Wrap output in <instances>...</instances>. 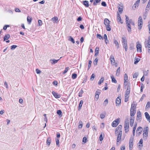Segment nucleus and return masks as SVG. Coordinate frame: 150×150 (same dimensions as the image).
Here are the masks:
<instances>
[{"mask_svg":"<svg viewBox=\"0 0 150 150\" xmlns=\"http://www.w3.org/2000/svg\"><path fill=\"white\" fill-rule=\"evenodd\" d=\"M57 113L59 115H61V116H62V112L61 110H57Z\"/></svg>","mask_w":150,"mask_h":150,"instance_id":"nucleus-47","label":"nucleus"},{"mask_svg":"<svg viewBox=\"0 0 150 150\" xmlns=\"http://www.w3.org/2000/svg\"><path fill=\"white\" fill-rule=\"evenodd\" d=\"M51 142V139L49 137L47 139L46 143L47 145H48L49 146L50 145V143Z\"/></svg>","mask_w":150,"mask_h":150,"instance_id":"nucleus-25","label":"nucleus"},{"mask_svg":"<svg viewBox=\"0 0 150 150\" xmlns=\"http://www.w3.org/2000/svg\"><path fill=\"white\" fill-rule=\"evenodd\" d=\"M122 128V126L121 125H119L118 127L116 128L115 130V132H116V131H118V130H121Z\"/></svg>","mask_w":150,"mask_h":150,"instance_id":"nucleus-37","label":"nucleus"},{"mask_svg":"<svg viewBox=\"0 0 150 150\" xmlns=\"http://www.w3.org/2000/svg\"><path fill=\"white\" fill-rule=\"evenodd\" d=\"M139 73L138 72H136L134 73L133 75V78H136L138 76Z\"/></svg>","mask_w":150,"mask_h":150,"instance_id":"nucleus-41","label":"nucleus"},{"mask_svg":"<svg viewBox=\"0 0 150 150\" xmlns=\"http://www.w3.org/2000/svg\"><path fill=\"white\" fill-rule=\"evenodd\" d=\"M140 1V0H137V1L135 2V3L134 4V5H135V8H136V6H138L139 4Z\"/></svg>","mask_w":150,"mask_h":150,"instance_id":"nucleus-33","label":"nucleus"},{"mask_svg":"<svg viewBox=\"0 0 150 150\" xmlns=\"http://www.w3.org/2000/svg\"><path fill=\"white\" fill-rule=\"evenodd\" d=\"M96 37L97 38H98L100 39H103V38H102L101 36L99 34H97Z\"/></svg>","mask_w":150,"mask_h":150,"instance_id":"nucleus-45","label":"nucleus"},{"mask_svg":"<svg viewBox=\"0 0 150 150\" xmlns=\"http://www.w3.org/2000/svg\"><path fill=\"white\" fill-rule=\"evenodd\" d=\"M101 5L105 7L106 6V3L104 1H103L101 3Z\"/></svg>","mask_w":150,"mask_h":150,"instance_id":"nucleus-64","label":"nucleus"},{"mask_svg":"<svg viewBox=\"0 0 150 150\" xmlns=\"http://www.w3.org/2000/svg\"><path fill=\"white\" fill-rule=\"evenodd\" d=\"M100 93V90H98L96 92V94H98L99 95Z\"/></svg>","mask_w":150,"mask_h":150,"instance_id":"nucleus-61","label":"nucleus"},{"mask_svg":"<svg viewBox=\"0 0 150 150\" xmlns=\"http://www.w3.org/2000/svg\"><path fill=\"white\" fill-rule=\"evenodd\" d=\"M143 141L142 139H140L139 142V145L138 148H139L140 149H142L143 146Z\"/></svg>","mask_w":150,"mask_h":150,"instance_id":"nucleus-14","label":"nucleus"},{"mask_svg":"<svg viewBox=\"0 0 150 150\" xmlns=\"http://www.w3.org/2000/svg\"><path fill=\"white\" fill-rule=\"evenodd\" d=\"M124 80L125 82H127L128 76L126 74H125Z\"/></svg>","mask_w":150,"mask_h":150,"instance_id":"nucleus-42","label":"nucleus"},{"mask_svg":"<svg viewBox=\"0 0 150 150\" xmlns=\"http://www.w3.org/2000/svg\"><path fill=\"white\" fill-rule=\"evenodd\" d=\"M142 127H138L137 131L136 132H142Z\"/></svg>","mask_w":150,"mask_h":150,"instance_id":"nucleus-36","label":"nucleus"},{"mask_svg":"<svg viewBox=\"0 0 150 150\" xmlns=\"http://www.w3.org/2000/svg\"><path fill=\"white\" fill-rule=\"evenodd\" d=\"M117 21L118 22H120L121 23H122V22L121 21L120 16L119 13L117 15Z\"/></svg>","mask_w":150,"mask_h":150,"instance_id":"nucleus-18","label":"nucleus"},{"mask_svg":"<svg viewBox=\"0 0 150 150\" xmlns=\"http://www.w3.org/2000/svg\"><path fill=\"white\" fill-rule=\"evenodd\" d=\"M134 117H132L130 119V126L132 127L133 126L134 122Z\"/></svg>","mask_w":150,"mask_h":150,"instance_id":"nucleus-10","label":"nucleus"},{"mask_svg":"<svg viewBox=\"0 0 150 150\" xmlns=\"http://www.w3.org/2000/svg\"><path fill=\"white\" fill-rule=\"evenodd\" d=\"M111 78L112 79V82L114 83H117V81L116 80L115 78L113 75L111 76Z\"/></svg>","mask_w":150,"mask_h":150,"instance_id":"nucleus-23","label":"nucleus"},{"mask_svg":"<svg viewBox=\"0 0 150 150\" xmlns=\"http://www.w3.org/2000/svg\"><path fill=\"white\" fill-rule=\"evenodd\" d=\"M143 21L142 16H140L139 17L138 21V26L139 27V29H141L142 26Z\"/></svg>","mask_w":150,"mask_h":150,"instance_id":"nucleus-2","label":"nucleus"},{"mask_svg":"<svg viewBox=\"0 0 150 150\" xmlns=\"http://www.w3.org/2000/svg\"><path fill=\"white\" fill-rule=\"evenodd\" d=\"M122 135V131L121 130H120L119 133V134L118 135L117 138V145L118 142L119 141H120L121 139V136Z\"/></svg>","mask_w":150,"mask_h":150,"instance_id":"nucleus-6","label":"nucleus"},{"mask_svg":"<svg viewBox=\"0 0 150 150\" xmlns=\"http://www.w3.org/2000/svg\"><path fill=\"white\" fill-rule=\"evenodd\" d=\"M69 40L71 41L73 43H75L74 40L71 36H70L69 37Z\"/></svg>","mask_w":150,"mask_h":150,"instance_id":"nucleus-39","label":"nucleus"},{"mask_svg":"<svg viewBox=\"0 0 150 150\" xmlns=\"http://www.w3.org/2000/svg\"><path fill=\"white\" fill-rule=\"evenodd\" d=\"M150 102H148L146 104V108H150Z\"/></svg>","mask_w":150,"mask_h":150,"instance_id":"nucleus-50","label":"nucleus"},{"mask_svg":"<svg viewBox=\"0 0 150 150\" xmlns=\"http://www.w3.org/2000/svg\"><path fill=\"white\" fill-rule=\"evenodd\" d=\"M133 142H129V150H131L132 149Z\"/></svg>","mask_w":150,"mask_h":150,"instance_id":"nucleus-40","label":"nucleus"},{"mask_svg":"<svg viewBox=\"0 0 150 150\" xmlns=\"http://www.w3.org/2000/svg\"><path fill=\"white\" fill-rule=\"evenodd\" d=\"M32 19L29 16H28L27 17V21L28 23L29 24H30V23L31 22V21Z\"/></svg>","mask_w":150,"mask_h":150,"instance_id":"nucleus-30","label":"nucleus"},{"mask_svg":"<svg viewBox=\"0 0 150 150\" xmlns=\"http://www.w3.org/2000/svg\"><path fill=\"white\" fill-rule=\"evenodd\" d=\"M99 48L98 47H96L95 50V56H97L98 55L99 53Z\"/></svg>","mask_w":150,"mask_h":150,"instance_id":"nucleus-19","label":"nucleus"},{"mask_svg":"<svg viewBox=\"0 0 150 150\" xmlns=\"http://www.w3.org/2000/svg\"><path fill=\"white\" fill-rule=\"evenodd\" d=\"M119 119H117L112 122V126L114 127H116L119 124Z\"/></svg>","mask_w":150,"mask_h":150,"instance_id":"nucleus-5","label":"nucleus"},{"mask_svg":"<svg viewBox=\"0 0 150 150\" xmlns=\"http://www.w3.org/2000/svg\"><path fill=\"white\" fill-rule=\"evenodd\" d=\"M136 112V108L135 109H131L130 110V116L131 117H133Z\"/></svg>","mask_w":150,"mask_h":150,"instance_id":"nucleus-9","label":"nucleus"},{"mask_svg":"<svg viewBox=\"0 0 150 150\" xmlns=\"http://www.w3.org/2000/svg\"><path fill=\"white\" fill-rule=\"evenodd\" d=\"M104 24L105 25H108L110 24V21L107 18H105L104 20Z\"/></svg>","mask_w":150,"mask_h":150,"instance_id":"nucleus-16","label":"nucleus"},{"mask_svg":"<svg viewBox=\"0 0 150 150\" xmlns=\"http://www.w3.org/2000/svg\"><path fill=\"white\" fill-rule=\"evenodd\" d=\"M118 8L119 12L120 13H122L123 11V7L122 6H118Z\"/></svg>","mask_w":150,"mask_h":150,"instance_id":"nucleus-27","label":"nucleus"},{"mask_svg":"<svg viewBox=\"0 0 150 150\" xmlns=\"http://www.w3.org/2000/svg\"><path fill=\"white\" fill-rule=\"evenodd\" d=\"M144 45H150V36H149L148 38L147 42L145 41L144 42Z\"/></svg>","mask_w":150,"mask_h":150,"instance_id":"nucleus-22","label":"nucleus"},{"mask_svg":"<svg viewBox=\"0 0 150 150\" xmlns=\"http://www.w3.org/2000/svg\"><path fill=\"white\" fill-rule=\"evenodd\" d=\"M121 97H118L116 100V104L117 106H119L121 103Z\"/></svg>","mask_w":150,"mask_h":150,"instance_id":"nucleus-8","label":"nucleus"},{"mask_svg":"<svg viewBox=\"0 0 150 150\" xmlns=\"http://www.w3.org/2000/svg\"><path fill=\"white\" fill-rule=\"evenodd\" d=\"M77 74L75 73L73 74L72 75V78L73 79H75L77 77Z\"/></svg>","mask_w":150,"mask_h":150,"instance_id":"nucleus-43","label":"nucleus"},{"mask_svg":"<svg viewBox=\"0 0 150 150\" xmlns=\"http://www.w3.org/2000/svg\"><path fill=\"white\" fill-rule=\"evenodd\" d=\"M126 26L128 32L130 33H131V28L130 24L128 23L127 25H126Z\"/></svg>","mask_w":150,"mask_h":150,"instance_id":"nucleus-17","label":"nucleus"},{"mask_svg":"<svg viewBox=\"0 0 150 150\" xmlns=\"http://www.w3.org/2000/svg\"><path fill=\"white\" fill-rule=\"evenodd\" d=\"M59 60V59L56 60L55 59H50V61H52V64H54L57 63Z\"/></svg>","mask_w":150,"mask_h":150,"instance_id":"nucleus-38","label":"nucleus"},{"mask_svg":"<svg viewBox=\"0 0 150 150\" xmlns=\"http://www.w3.org/2000/svg\"><path fill=\"white\" fill-rule=\"evenodd\" d=\"M114 42L115 44V46H117V49L119 48L120 47L117 41L116 40H114Z\"/></svg>","mask_w":150,"mask_h":150,"instance_id":"nucleus-26","label":"nucleus"},{"mask_svg":"<svg viewBox=\"0 0 150 150\" xmlns=\"http://www.w3.org/2000/svg\"><path fill=\"white\" fill-rule=\"evenodd\" d=\"M83 5L87 7L89 6L88 1H83Z\"/></svg>","mask_w":150,"mask_h":150,"instance_id":"nucleus-21","label":"nucleus"},{"mask_svg":"<svg viewBox=\"0 0 150 150\" xmlns=\"http://www.w3.org/2000/svg\"><path fill=\"white\" fill-rule=\"evenodd\" d=\"M95 77V75L94 74H93L91 77L90 79L91 81H93Z\"/></svg>","mask_w":150,"mask_h":150,"instance_id":"nucleus-56","label":"nucleus"},{"mask_svg":"<svg viewBox=\"0 0 150 150\" xmlns=\"http://www.w3.org/2000/svg\"><path fill=\"white\" fill-rule=\"evenodd\" d=\"M52 20L53 21H58V18L57 17H54L52 18Z\"/></svg>","mask_w":150,"mask_h":150,"instance_id":"nucleus-60","label":"nucleus"},{"mask_svg":"<svg viewBox=\"0 0 150 150\" xmlns=\"http://www.w3.org/2000/svg\"><path fill=\"white\" fill-rule=\"evenodd\" d=\"M108 103V99H106L104 102L103 104L105 105H106Z\"/></svg>","mask_w":150,"mask_h":150,"instance_id":"nucleus-48","label":"nucleus"},{"mask_svg":"<svg viewBox=\"0 0 150 150\" xmlns=\"http://www.w3.org/2000/svg\"><path fill=\"white\" fill-rule=\"evenodd\" d=\"M145 46L146 48H147L148 52L149 53H150V45H145Z\"/></svg>","mask_w":150,"mask_h":150,"instance_id":"nucleus-35","label":"nucleus"},{"mask_svg":"<svg viewBox=\"0 0 150 150\" xmlns=\"http://www.w3.org/2000/svg\"><path fill=\"white\" fill-rule=\"evenodd\" d=\"M56 144L58 146H59V140L58 138L56 139Z\"/></svg>","mask_w":150,"mask_h":150,"instance_id":"nucleus-52","label":"nucleus"},{"mask_svg":"<svg viewBox=\"0 0 150 150\" xmlns=\"http://www.w3.org/2000/svg\"><path fill=\"white\" fill-rule=\"evenodd\" d=\"M129 128V124H125V130L126 133H127L128 131Z\"/></svg>","mask_w":150,"mask_h":150,"instance_id":"nucleus-15","label":"nucleus"},{"mask_svg":"<svg viewBox=\"0 0 150 150\" xmlns=\"http://www.w3.org/2000/svg\"><path fill=\"white\" fill-rule=\"evenodd\" d=\"M110 60L111 63L113 64V65H114L115 63V61L114 56L112 55H111L110 56Z\"/></svg>","mask_w":150,"mask_h":150,"instance_id":"nucleus-12","label":"nucleus"},{"mask_svg":"<svg viewBox=\"0 0 150 150\" xmlns=\"http://www.w3.org/2000/svg\"><path fill=\"white\" fill-rule=\"evenodd\" d=\"M69 69V67H67L65 68V70L63 72V74H66L67 71H68V70Z\"/></svg>","mask_w":150,"mask_h":150,"instance_id":"nucleus-58","label":"nucleus"},{"mask_svg":"<svg viewBox=\"0 0 150 150\" xmlns=\"http://www.w3.org/2000/svg\"><path fill=\"white\" fill-rule=\"evenodd\" d=\"M137 121L139 120L140 121V120L142 119V114L141 113L140 111L137 112Z\"/></svg>","mask_w":150,"mask_h":150,"instance_id":"nucleus-7","label":"nucleus"},{"mask_svg":"<svg viewBox=\"0 0 150 150\" xmlns=\"http://www.w3.org/2000/svg\"><path fill=\"white\" fill-rule=\"evenodd\" d=\"M17 47V46L16 45H13L11 47V50H14Z\"/></svg>","mask_w":150,"mask_h":150,"instance_id":"nucleus-53","label":"nucleus"},{"mask_svg":"<svg viewBox=\"0 0 150 150\" xmlns=\"http://www.w3.org/2000/svg\"><path fill=\"white\" fill-rule=\"evenodd\" d=\"M52 93L54 96L57 98H59L61 96L60 95L58 94L57 93H56L54 91H53Z\"/></svg>","mask_w":150,"mask_h":150,"instance_id":"nucleus-11","label":"nucleus"},{"mask_svg":"<svg viewBox=\"0 0 150 150\" xmlns=\"http://www.w3.org/2000/svg\"><path fill=\"white\" fill-rule=\"evenodd\" d=\"M105 117V115L103 114H101L100 115V117L102 119H103Z\"/></svg>","mask_w":150,"mask_h":150,"instance_id":"nucleus-62","label":"nucleus"},{"mask_svg":"<svg viewBox=\"0 0 150 150\" xmlns=\"http://www.w3.org/2000/svg\"><path fill=\"white\" fill-rule=\"evenodd\" d=\"M148 127H146L144 129V133H143V135L144 137H145L146 139L148 137Z\"/></svg>","mask_w":150,"mask_h":150,"instance_id":"nucleus-3","label":"nucleus"},{"mask_svg":"<svg viewBox=\"0 0 150 150\" xmlns=\"http://www.w3.org/2000/svg\"><path fill=\"white\" fill-rule=\"evenodd\" d=\"M150 0L149 1H148V4L147 5V6L146 7V10H149L148 9V8L149 9H150Z\"/></svg>","mask_w":150,"mask_h":150,"instance_id":"nucleus-31","label":"nucleus"},{"mask_svg":"<svg viewBox=\"0 0 150 150\" xmlns=\"http://www.w3.org/2000/svg\"><path fill=\"white\" fill-rule=\"evenodd\" d=\"M98 59L97 58H96L94 60V64L95 65H96L98 63Z\"/></svg>","mask_w":150,"mask_h":150,"instance_id":"nucleus-49","label":"nucleus"},{"mask_svg":"<svg viewBox=\"0 0 150 150\" xmlns=\"http://www.w3.org/2000/svg\"><path fill=\"white\" fill-rule=\"evenodd\" d=\"M92 63V61L91 60H89L88 62V69H89L90 68L91 65V64Z\"/></svg>","mask_w":150,"mask_h":150,"instance_id":"nucleus-51","label":"nucleus"},{"mask_svg":"<svg viewBox=\"0 0 150 150\" xmlns=\"http://www.w3.org/2000/svg\"><path fill=\"white\" fill-rule=\"evenodd\" d=\"M145 116L147 119V120L149 122H150V116L148 114V113L147 112H146L145 113Z\"/></svg>","mask_w":150,"mask_h":150,"instance_id":"nucleus-13","label":"nucleus"},{"mask_svg":"<svg viewBox=\"0 0 150 150\" xmlns=\"http://www.w3.org/2000/svg\"><path fill=\"white\" fill-rule=\"evenodd\" d=\"M140 59L138 58H136L135 59L134 64H137L140 61Z\"/></svg>","mask_w":150,"mask_h":150,"instance_id":"nucleus-34","label":"nucleus"},{"mask_svg":"<svg viewBox=\"0 0 150 150\" xmlns=\"http://www.w3.org/2000/svg\"><path fill=\"white\" fill-rule=\"evenodd\" d=\"M83 103V101L82 100H81L79 104V106L78 107V110H80L81 107L82 106V104Z\"/></svg>","mask_w":150,"mask_h":150,"instance_id":"nucleus-24","label":"nucleus"},{"mask_svg":"<svg viewBox=\"0 0 150 150\" xmlns=\"http://www.w3.org/2000/svg\"><path fill=\"white\" fill-rule=\"evenodd\" d=\"M134 137H130L129 139V142H133Z\"/></svg>","mask_w":150,"mask_h":150,"instance_id":"nucleus-57","label":"nucleus"},{"mask_svg":"<svg viewBox=\"0 0 150 150\" xmlns=\"http://www.w3.org/2000/svg\"><path fill=\"white\" fill-rule=\"evenodd\" d=\"M122 43L123 47L125 48L126 51H127V40L126 37H123L122 38Z\"/></svg>","mask_w":150,"mask_h":150,"instance_id":"nucleus-1","label":"nucleus"},{"mask_svg":"<svg viewBox=\"0 0 150 150\" xmlns=\"http://www.w3.org/2000/svg\"><path fill=\"white\" fill-rule=\"evenodd\" d=\"M86 140L87 139L86 137H84L83 138L82 142L84 143H85L86 142Z\"/></svg>","mask_w":150,"mask_h":150,"instance_id":"nucleus-63","label":"nucleus"},{"mask_svg":"<svg viewBox=\"0 0 150 150\" xmlns=\"http://www.w3.org/2000/svg\"><path fill=\"white\" fill-rule=\"evenodd\" d=\"M105 26L107 31H110L111 30L110 26V24Z\"/></svg>","mask_w":150,"mask_h":150,"instance_id":"nucleus-32","label":"nucleus"},{"mask_svg":"<svg viewBox=\"0 0 150 150\" xmlns=\"http://www.w3.org/2000/svg\"><path fill=\"white\" fill-rule=\"evenodd\" d=\"M148 70H147V71H144V75L143 76H147L148 74Z\"/></svg>","mask_w":150,"mask_h":150,"instance_id":"nucleus-55","label":"nucleus"},{"mask_svg":"<svg viewBox=\"0 0 150 150\" xmlns=\"http://www.w3.org/2000/svg\"><path fill=\"white\" fill-rule=\"evenodd\" d=\"M83 92V91L82 89H81L80 91L79 92V96L80 97L82 96V94Z\"/></svg>","mask_w":150,"mask_h":150,"instance_id":"nucleus-44","label":"nucleus"},{"mask_svg":"<svg viewBox=\"0 0 150 150\" xmlns=\"http://www.w3.org/2000/svg\"><path fill=\"white\" fill-rule=\"evenodd\" d=\"M136 47L137 48V52H141L142 50V46L141 44L139 43V42L138 41L137 42Z\"/></svg>","mask_w":150,"mask_h":150,"instance_id":"nucleus-4","label":"nucleus"},{"mask_svg":"<svg viewBox=\"0 0 150 150\" xmlns=\"http://www.w3.org/2000/svg\"><path fill=\"white\" fill-rule=\"evenodd\" d=\"M120 71V68L119 67L117 70V72L116 73V75H119Z\"/></svg>","mask_w":150,"mask_h":150,"instance_id":"nucleus-46","label":"nucleus"},{"mask_svg":"<svg viewBox=\"0 0 150 150\" xmlns=\"http://www.w3.org/2000/svg\"><path fill=\"white\" fill-rule=\"evenodd\" d=\"M10 37V35L9 34H7L5 35L4 37V40L5 41L8 40Z\"/></svg>","mask_w":150,"mask_h":150,"instance_id":"nucleus-28","label":"nucleus"},{"mask_svg":"<svg viewBox=\"0 0 150 150\" xmlns=\"http://www.w3.org/2000/svg\"><path fill=\"white\" fill-rule=\"evenodd\" d=\"M130 87L128 86L127 87V89L126 91L125 94L127 95H129L130 92Z\"/></svg>","mask_w":150,"mask_h":150,"instance_id":"nucleus-20","label":"nucleus"},{"mask_svg":"<svg viewBox=\"0 0 150 150\" xmlns=\"http://www.w3.org/2000/svg\"><path fill=\"white\" fill-rule=\"evenodd\" d=\"M104 80V78L103 77H102L100 79L99 81L98 82V84L99 85L101 84L103 82Z\"/></svg>","mask_w":150,"mask_h":150,"instance_id":"nucleus-29","label":"nucleus"},{"mask_svg":"<svg viewBox=\"0 0 150 150\" xmlns=\"http://www.w3.org/2000/svg\"><path fill=\"white\" fill-rule=\"evenodd\" d=\"M136 106L134 104H132L130 109H135L136 108Z\"/></svg>","mask_w":150,"mask_h":150,"instance_id":"nucleus-59","label":"nucleus"},{"mask_svg":"<svg viewBox=\"0 0 150 150\" xmlns=\"http://www.w3.org/2000/svg\"><path fill=\"white\" fill-rule=\"evenodd\" d=\"M145 97H146L145 95L144 94H143L142 95V97H141V98H140L139 101H142L143 100V99Z\"/></svg>","mask_w":150,"mask_h":150,"instance_id":"nucleus-54","label":"nucleus"}]
</instances>
